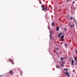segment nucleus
Returning a JSON list of instances; mask_svg holds the SVG:
<instances>
[{
    "label": "nucleus",
    "instance_id": "obj_21",
    "mask_svg": "<svg viewBox=\"0 0 77 77\" xmlns=\"http://www.w3.org/2000/svg\"><path fill=\"white\" fill-rule=\"evenodd\" d=\"M61 60H63V58L62 57L61 58Z\"/></svg>",
    "mask_w": 77,
    "mask_h": 77
},
{
    "label": "nucleus",
    "instance_id": "obj_26",
    "mask_svg": "<svg viewBox=\"0 0 77 77\" xmlns=\"http://www.w3.org/2000/svg\"><path fill=\"white\" fill-rule=\"evenodd\" d=\"M42 11H44V8H42Z\"/></svg>",
    "mask_w": 77,
    "mask_h": 77
},
{
    "label": "nucleus",
    "instance_id": "obj_17",
    "mask_svg": "<svg viewBox=\"0 0 77 77\" xmlns=\"http://www.w3.org/2000/svg\"><path fill=\"white\" fill-rule=\"evenodd\" d=\"M75 65H77V62H75Z\"/></svg>",
    "mask_w": 77,
    "mask_h": 77
},
{
    "label": "nucleus",
    "instance_id": "obj_12",
    "mask_svg": "<svg viewBox=\"0 0 77 77\" xmlns=\"http://www.w3.org/2000/svg\"><path fill=\"white\" fill-rule=\"evenodd\" d=\"M56 67L57 68H59V66L57 65L56 66Z\"/></svg>",
    "mask_w": 77,
    "mask_h": 77
},
{
    "label": "nucleus",
    "instance_id": "obj_5",
    "mask_svg": "<svg viewBox=\"0 0 77 77\" xmlns=\"http://www.w3.org/2000/svg\"><path fill=\"white\" fill-rule=\"evenodd\" d=\"M9 61L10 62H13V60H12L10 59H9Z\"/></svg>",
    "mask_w": 77,
    "mask_h": 77
},
{
    "label": "nucleus",
    "instance_id": "obj_19",
    "mask_svg": "<svg viewBox=\"0 0 77 77\" xmlns=\"http://www.w3.org/2000/svg\"><path fill=\"white\" fill-rule=\"evenodd\" d=\"M75 3V1H73L72 2L73 4H74V3Z\"/></svg>",
    "mask_w": 77,
    "mask_h": 77
},
{
    "label": "nucleus",
    "instance_id": "obj_8",
    "mask_svg": "<svg viewBox=\"0 0 77 77\" xmlns=\"http://www.w3.org/2000/svg\"><path fill=\"white\" fill-rule=\"evenodd\" d=\"M70 27H74V25H71V24H70Z\"/></svg>",
    "mask_w": 77,
    "mask_h": 77
},
{
    "label": "nucleus",
    "instance_id": "obj_24",
    "mask_svg": "<svg viewBox=\"0 0 77 77\" xmlns=\"http://www.w3.org/2000/svg\"><path fill=\"white\" fill-rule=\"evenodd\" d=\"M67 2H69V0H66V1Z\"/></svg>",
    "mask_w": 77,
    "mask_h": 77
},
{
    "label": "nucleus",
    "instance_id": "obj_25",
    "mask_svg": "<svg viewBox=\"0 0 77 77\" xmlns=\"http://www.w3.org/2000/svg\"><path fill=\"white\" fill-rule=\"evenodd\" d=\"M74 21L75 22V23H77L76 22V21L75 20V19H74Z\"/></svg>",
    "mask_w": 77,
    "mask_h": 77
},
{
    "label": "nucleus",
    "instance_id": "obj_34",
    "mask_svg": "<svg viewBox=\"0 0 77 77\" xmlns=\"http://www.w3.org/2000/svg\"><path fill=\"white\" fill-rule=\"evenodd\" d=\"M76 24H77V23L76 22Z\"/></svg>",
    "mask_w": 77,
    "mask_h": 77
},
{
    "label": "nucleus",
    "instance_id": "obj_15",
    "mask_svg": "<svg viewBox=\"0 0 77 77\" xmlns=\"http://www.w3.org/2000/svg\"><path fill=\"white\" fill-rule=\"evenodd\" d=\"M74 59H75V61H77V60H76V58H75V57H74Z\"/></svg>",
    "mask_w": 77,
    "mask_h": 77
},
{
    "label": "nucleus",
    "instance_id": "obj_28",
    "mask_svg": "<svg viewBox=\"0 0 77 77\" xmlns=\"http://www.w3.org/2000/svg\"><path fill=\"white\" fill-rule=\"evenodd\" d=\"M61 66H64V65H63V64H61Z\"/></svg>",
    "mask_w": 77,
    "mask_h": 77
},
{
    "label": "nucleus",
    "instance_id": "obj_11",
    "mask_svg": "<svg viewBox=\"0 0 77 77\" xmlns=\"http://www.w3.org/2000/svg\"><path fill=\"white\" fill-rule=\"evenodd\" d=\"M47 7L45 8H44L45 11H47Z\"/></svg>",
    "mask_w": 77,
    "mask_h": 77
},
{
    "label": "nucleus",
    "instance_id": "obj_23",
    "mask_svg": "<svg viewBox=\"0 0 77 77\" xmlns=\"http://www.w3.org/2000/svg\"><path fill=\"white\" fill-rule=\"evenodd\" d=\"M41 7L42 8H44V6H43V5H42Z\"/></svg>",
    "mask_w": 77,
    "mask_h": 77
},
{
    "label": "nucleus",
    "instance_id": "obj_7",
    "mask_svg": "<svg viewBox=\"0 0 77 77\" xmlns=\"http://www.w3.org/2000/svg\"><path fill=\"white\" fill-rule=\"evenodd\" d=\"M59 27H57V31H58L59 30Z\"/></svg>",
    "mask_w": 77,
    "mask_h": 77
},
{
    "label": "nucleus",
    "instance_id": "obj_3",
    "mask_svg": "<svg viewBox=\"0 0 77 77\" xmlns=\"http://www.w3.org/2000/svg\"><path fill=\"white\" fill-rule=\"evenodd\" d=\"M65 73L66 75H67L68 77H69V73L67 72H65Z\"/></svg>",
    "mask_w": 77,
    "mask_h": 77
},
{
    "label": "nucleus",
    "instance_id": "obj_16",
    "mask_svg": "<svg viewBox=\"0 0 77 77\" xmlns=\"http://www.w3.org/2000/svg\"><path fill=\"white\" fill-rule=\"evenodd\" d=\"M66 30H67L66 28H64V30L65 31H66Z\"/></svg>",
    "mask_w": 77,
    "mask_h": 77
},
{
    "label": "nucleus",
    "instance_id": "obj_4",
    "mask_svg": "<svg viewBox=\"0 0 77 77\" xmlns=\"http://www.w3.org/2000/svg\"><path fill=\"white\" fill-rule=\"evenodd\" d=\"M71 63H72V65H73L74 63V60H72V61L71 62Z\"/></svg>",
    "mask_w": 77,
    "mask_h": 77
},
{
    "label": "nucleus",
    "instance_id": "obj_27",
    "mask_svg": "<svg viewBox=\"0 0 77 77\" xmlns=\"http://www.w3.org/2000/svg\"><path fill=\"white\" fill-rule=\"evenodd\" d=\"M65 47H67V45H65Z\"/></svg>",
    "mask_w": 77,
    "mask_h": 77
},
{
    "label": "nucleus",
    "instance_id": "obj_9",
    "mask_svg": "<svg viewBox=\"0 0 77 77\" xmlns=\"http://www.w3.org/2000/svg\"><path fill=\"white\" fill-rule=\"evenodd\" d=\"M70 20H74V18H73V17H70Z\"/></svg>",
    "mask_w": 77,
    "mask_h": 77
},
{
    "label": "nucleus",
    "instance_id": "obj_32",
    "mask_svg": "<svg viewBox=\"0 0 77 77\" xmlns=\"http://www.w3.org/2000/svg\"><path fill=\"white\" fill-rule=\"evenodd\" d=\"M58 49H59V48H57V50Z\"/></svg>",
    "mask_w": 77,
    "mask_h": 77
},
{
    "label": "nucleus",
    "instance_id": "obj_1",
    "mask_svg": "<svg viewBox=\"0 0 77 77\" xmlns=\"http://www.w3.org/2000/svg\"><path fill=\"white\" fill-rule=\"evenodd\" d=\"M63 35V33L62 32H60L59 33L58 35V38H60L61 35Z\"/></svg>",
    "mask_w": 77,
    "mask_h": 77
},
{
    "label": "nucleus",
    "instance_id": "obj_20",
    "mask_svg": "<svg viewBox=\"0 0 77 77\" xmlns=\"http://www.w3.org/2000/svg\"><path fill=\"white\" fill-rule=\"evenodd\" d=\"M51 35H52L53 34V32H51L50 33Z\"/></svg>",
    "mask_w": 77,
    "mask_h": 77
},
{
    "label": "nucleus",
    "instance_id": "obj_31",
    "mask_svg": "<svg viewBox=\"0 0 77 77\" xmlns=\"http://www.w3.org/2000/svg\"><path fill=\"white\" fill-rule=\"evenodd\" d=\"M39 3L40 4H41V1H39Z\"/></svg>",
    "mask_w": 77,
    "mask_h": 77
},
{
    "label": "nucleus",
    "instance_id": "obj_10",
    "mask_svg": "<svg viewBox=\"0 0 77 77\" xmlns=\"http://www.w3.org/2000/svg\"><path fill=\"white\" fill-rule=\"evenodd\" d=\"M64 70H65V71H68V69L65 68L64 69Z\"/></svg>",
    "mask_w": 77,
    "mask_h": 77
},
{
    "label": "nucleus",
    "instance_id": "obj_6",
    "mask_svg": "<svg viewBox=\"0 0 77 77\" xmlns=\"http://www.w3.org/2000/svg\"><path fill=\"white\" fill-rule=\"evenodd\" d=\"M54 26V22L52 23V26Z\"/></svg>",
    "mask_w": 77,
    "mask_h": 77
},
{
    "label": "nucleus",
    "instance_id": "obj_2",
    "mask_svg": "<svg viewBox=\"0 0 77 77\" xmlns=\"http://www.w3.org/2000/svg\"><path fill=\"white\" fill-rule=\"evenodd\" d=\"M9 73L11 74V75H13L14 74V72L13 70H10Z\"/></svg>",
    "mask_w": 77,
    "mask_h": 77
},
{
    "label": "nucleus",
    "instance_id": "obj_30",
    "mask_svg": "<svg viewBox=\"0 0 77 77\" xmlns=\"http://www.w3.org/2000/svg\"><path fill=\"white\" fill-rule=\"evenodd\" d=\"M3 77V76L2 75H0V77Z\"/></svg>",
    "mask_w": 77,
    "mask_h": 77
},
{
    "label": "nucleus",
    "instance_id": "obj_13",
    "mask_svg": "<svg viewBox=\"0 0 77 77\" xmlns=\"http://www.w3.org/2000/svg\"><path fill=\"white\" fill-rule=\"evenodd\" d=\"M50 39H51V35H50Z\"/></svg>",
    "mask_w": 77,
    "mask_h": 77
},
{
    "label": "nucleus",
    "instance_id": "obj_36",
    "mask_svg": "<svg viewBox=\"0 0 77 77\" xmlns=\"http://www.w3.org/2000/svg\"><path fill=\"white\" fill-rule=\"evenodd\" d=\"M56 54H57V53H56Z\"/></svg>",
    "mask_w": 77,
    "mask_h": 77
},
{
    "label": "nucleus",
    "instance_id": "obj_14",
    "mask_svg": "<svg viewBox=\"0 0 77 77\" xmlns=\"http://www.w3.org/2000/svg\"><path fill=\"white\" fill-rule=\"evenodd\" d=\"M61 38H64V36L62 35L61 37Z\"/></svg>",
    "mask_w": 77,
    "mask_h": 77
},
{
    "label": "nucleus",
    "instance_id": "obj_35",
    "mask_svg": "<svg viewBox=\"0 0 77 77\" xmlns=\"http://www.w3.org/2000/svg\"><path fill=\"white\" fill-rule=\"evenodd\" d=\"M51 10H52V8H51Z\"/></svg>",
    "mask_w": 77,
    "mask_h": 77
},
{
    "label": "nucleus",
    "instance_id": "obj_22",
    "mask_svg": "<svg viewBox=\"0 0 77 77\" xmlns=\"http://www.w3.org/2000/svg\"><path fill=\"white\" fill-rule=\"evenodd\" d=\"M13 65H14V63L13 62H12V63H11Z\"/></svg>",
    "mask_w": 77,
    "mask_h": 77
},
{
    "label": "nucleus",
    "instance_id": "obj_33",
    "mask_svg": "<svg viewBox=\"0 0 77 77\" xmlns=\"http://www.w3.org/2000/svg\"><path fill=\"white\" fill-rule=\"evenodd\" d=\"M56 47L54 48V49H56Z\"/></svg>",
    "mask_w": 77,
    "mask_h": 77
},
{
    "label": "nucleus",
    "instance_id": "obj_29",
    "mask_svg": "<svg viewBox=\"0 0 77 77\" xmlns=\"http://www.w3.org/2000/svg\"><path fill=\"white\" fill-rule=\"evenodd\" d=\"M62 62L63 63V64H65V63H64V62H63L62 61Z\"/></svg>",
    "mask_w": 77,
    "mask_h": 77
},
{
    "label": "nucleus",
    "instance_id": "obj_18",
    "mask_svg": "<svg viewBox=\"0 0 77 77\" xmlns=\"http://www.w3.org/2000/svg\"><path fill=\"white\" fill-rule=\"evenodd\" d=\"M60 40H61V41H63V39L61 38Z\"/></svg>",
    "mask_w": 77,
    "mask_h": 77
}]
</instances>
